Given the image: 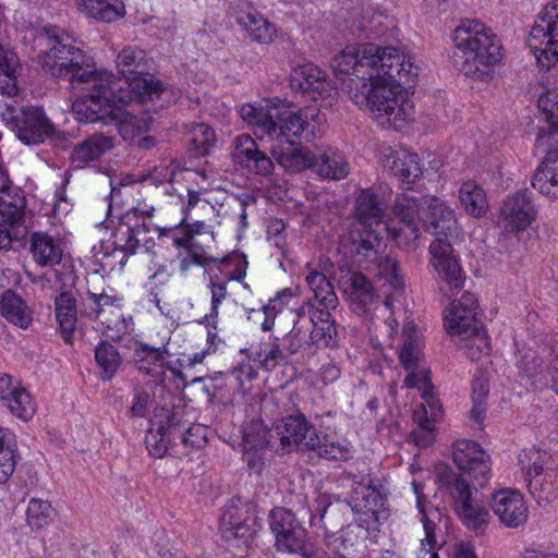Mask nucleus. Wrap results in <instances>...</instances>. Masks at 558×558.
Wrapping results in <instances>:
<instances>
[{"label": "nucleus", "mask_w": 558, "mask_h": 558, "mask_svg": "<svg viewBox=\"0 0 558 558\" xmlns=\"http://www.w3.org/2000/svg\"><path fill=\"white\" fill-rule=\"evenodd\" d=\"M336 75H351L352 100L369 110L384 129L402 130L414 118L413 104L402 92L417 81L418 65L395 47L347 46L331 60Z\"/></svg>", "instance_id": "f257e3e1"}, {"label": "nucleus", "mask_w": 558, "mask_h": 558, "mask_svg": "<svg viewBox=\"0 0 558 558\" xmlns=\"http://www.w3.org/2000/svg\"><path fill=\"white\" fill-rule=\"evenodd\" d=\"M393 214L402 225L388 227L399 246L414 247L418 239L417 219L436 236L429 245L430 264L439 279L450 289L460 290L464 282L461 266L453 255L451 238L459 235V223L454 211L445 201L430 195L402 194L396 197Z\"/></svg>", "instance_id": "f03ea898"}, {"label": "nucleus", "mask_w": 558, "mask_h": 558, "mask_svg": "<svg viewBox=\"0 0 558 558\" xmlns=\"http://www.w3.org/2000/svg\"><path fill=\"white\" fill-rule=\"evenodd\" d=\"M241 118L255 128V134L266 136L271 144L272 158L289 172L312 168L314 150L301 145L303 138H314L326 118L316 108L291 112L278 100L265 106L251 104L240 109Z\"/></svg>", "instance_id": "7ed1b4c3"}, {"label": "nucleus", "mask_w": 558, "mask_h": 558, "mask_svg": "<svg viewBox=\"0 0 558 558\" xmlns=\"http://www.w3.org/2000/svg\"><path fill=\"white\" fill-rule=\"evenodd\" d=\"M452 460L458 471H445L439 475L440 482L463 524L482 533L490 515L480 490L490 478V457L477 442L462 439L453 446Z\"/></svg>", "instance_id": "20e7f679"}, {"label": "nucleus", "mask_w": 558, "mask_h": 558, "mask_svg": "<svg viewBox=\"0 0 558 558\" xmlns=\"http://www.w3.org/2000/svg\"><path fill=\"white\" fill-rule=\"evenodd\" d=\"M46 49L39 54V63L45 72L56 78H64L75 87L83 84L88 93L82 98L99 93L105 83L110 82L107 71L90 70V58L74 45L75 40L58 26L44 27L37 36Z\"/></svg>", "instance_id": "39448f33"}, {"label": "nucleus", "mask_w": 558, "mask_h": 558, "mask_svg": "<svg viewBox=\"0 0 558 558\" xmlns=\"http://www.w3.org/2000/svg\"><path fill=\"white\" fill-rule=\"evenodd\" d=\"M116 66L122 77L116 78L111 72L110 82L105 83L96 95L107 100L112 97L121 105L142 104L147 110L156 111V100L160 99L165 88L160 81L148 73V61L145 50L137 46H125L116 58Z\"/></svg>", "instance_id": "423d86ee"}, {"label": "nucleus", "mask_w": 558, "mask_h": 558, "mask_svg": "<svg viewBox=\"0 0 558 558\" xmlns=\"http://www.w3.org/2000/svg\"><path fill=\"white\" fill-rule=\"evenodd\" d=\"M453 62L465 76L487 81L502 59L498 36L476 20H463L452 33Z\"/></svg>", "instance_id": "0eeeda50"}, {"label": "nucleus", "mask_w": 558, "mask_h": 558, "mask_svg": "<svg viewBox=\"0 0 558 558\" xmlns=\"http://www.w3.org/2000/svg\"><path fill=\"white\" fill-rule=\"evenodd\" d=\"M539 119L536 143L546 155L536 168L531 184L541 194L558 198V87L546 90L538 98Z\"/></svg>", "instance_id": "6e6552de"}, {"label": "nucleus", "mask_w": 558, "mask_h": 558, "mask_svg": "<svg viewBox=\"0 0 558 558\" xmlns=\"http://www.w3.org/2000/svg\"><path fill=\"white\" fill-rule=\"evenodd\" d=\"M118 104L121 102L92 94L87 98L75 100L72 111L80 122L113 125L124 141H133L135 136L148 130L145 119L122 111Z\"/></svg>", "instance_id": "1a4fd4ad"}, {"label": "nucleus", "mask_w": 558, "mask_h": 558, "mask_svg": "<svg viewBox=\"0 0 558 558\" xmlns=\"http://www.w3.org/2000/svg\"><path fill=\"white\" fill-rule=\"evenodd\" d=\"M0 118L27 145H38L46 140L53 143L65 140L41 108L20 107L15 99H11L1 105Z\"/></svg>", "instance_id": "9d476101"}, {"label": "nucleus", "mask_w": 558, "mask_h": 558, "mask_svg": "<svg viewBox=\"0 0 558 558\" xmlns=\"http://www.w3.org/2000/svg\"><path fill=\"white\" fill-rule=\"evenodd\" d=\"M519 463L531 496L541 505L556 498L555 471L551 456L535 447L526 448L519 454Z\"/></svg>", "instance_id": "9b49d317"}, {"label": "nucleus", "mask_w": 558, "mask_h": 558, "mask_svg": "<svg viewBox=\"0 0 558 558\" xmlns=\"http://www.w3.org/2000/svg\"><path fill=\"white\" fill-rule=\"evenodd\" d=\"M268 523L279 551L298 554L304 557L315 546L299 518L290 509L274 508L268 514Z\"/></svg>", "instance_id": "f8f14e48"}, {"label": "nucleus", "mask_w": 558, "mask_h": 558, "mask_svg": "<svg viewBox=\"0 0 558 558\" xmlns=\"http://www.w3.org/2000/svg\"><path fill=\"white\" fill-rule=\"evenodd\" d=\"M537 64L548 71L558 61V0L547 3L539 12L530 33Z\"/></svg>", "instance_id": "ddd939ff"}, {"label": "nucleus", "mask_w": 558, "mask_h": 558, "mask_svg": "<svg viewBox=\"0 0 558 558\" xmlns=\"http://www.w3.org/2000/svg\"><path fill=\"white\" fill-rule=\"evenodd\" d=\"M272 432L284 451H291L293 448L310 451L311 448L318 445V435L320 434L299 410L275 422Z\"/></svg>", "instance_id": "4468645a"}, {"label": "nucleus", "mask_w": 558, "mask_h": 558, "mask_svg": "<svg viewBox=\"0 0 558 558\" xmlns=\"http://www.w3.org/2000/svg\"><path fill=\"white\" fill-rule=\"evenodd\" d=\"M385 504L383 486L371 475L361 482H353L350 506L354 512L365 515L364 523L367 529L372 523H380L388 518Z\"/></svg>", "instance_id": "2eb2a0df"}, {"label": "nucleus", "mask_w": 558, "mask_h": 558, "mask_svg": "<svg viewBox=\"0 0 558 558\" xmlns=\"http://www.w3.org/2000/svg\"><path fill=\"white\" fill-rule=\"evenodd\" d=\"M422 356L421 339L413 322H407L402 328V345L399 350V359L403 367L409 371L404 384L409 388L427 390L432 383L426 372H417Z\"/></svg>", "instance_id": "dca6fc26"}, {"label": "nucleus", "mask_w": 558, "mask_h": 558, "mask_svg": "<svg viewBox=\"0 0 558 558\" xmlns=\"http://www.w3.org/2000/svg\"><path fill=\"white\" fill-rule=\"evenodd\" d=\"M476 308L477 300L474 294L464 292L446 311L445 328L454 342H461V339H465L482 326L476 318Z\"/></svg>", "instance_id": "f3484780"}, {"label": "nucleus", "mask_w": 558, "mask_h": 558, "mask_svg": "<svg viewBox=\"0 0 558 558\" xmlns=\"http://www.w3.org/2000/svg\"><path fill=\"white\" fill-rule=\"evenodd\" d=\"M291 87L307 94L313 100H320V106H331L338 90L326 74L313 64H303L293 69L290 77Z\"/></svg>", "instance_id": "a211bd4d"}, {"label": "nucleus", "mask_w": 558, "mask_h": 558, "mask_svg": "<svg viewBox=\"0 0 558 558\" xmlns=\"http://www.w3.org/2000/svg\"><path fill=\"white\" fill-rule=\"evenodd\" d=\"M537 217V207L529 190L507 196L500 206V221L511 233L524 231Z\"/></svg>", "instance_id": "6ab92c4d"}, {"label": "nucleus", "mask_w": 558, "mask_h": 558, "mask_svg": "<svg viewBox=\"0 0 558 558\" xmlns=\"http://www.w3.org/2000/svg\"><path fill=\"white\" fill-rule=\"evenodd\" d=\"M341 284L352 312L371 319L379 299L373 282L362 272L349 271L342 277Z\"/></svg>", "instance_id": "aec40b11"}, {"label": "nucleus", "mask_w": 558, "mask_h": 558, "mask_svg": "<svg viewBox=\"0 0 558 558\" xmlns=\"http://www.w3.org/2000/svg\"><path fill=\"white\" fill-rule=\"evenodd\" d=\"M220 529L226 538H248L256 534V514L253 506L232 500L223 508Z\"/></svg>", "instance_id": "412c9836"}, {"label": "nucleus", "mask_w": 558, "mask_h": 558, "mask_svg": "<svg viewBox=\"0 0 558 558\" xmlns=\"http://www.w3.org/2000/svg\"><path fill=\"white\" fill-rule=\"evenodd\" d=\"M331 310L325 307H315L312 305L308 317L305 315V307L301 306L299 310L291 312L299 318L303 317L306 326H312L308 331L311 344L316 347L335 348L338 345V330L335 319L331 318Z\"/></svg>", "instance_id": "4be33fe9"}, {"label": "nucleus", "mask_w": 558, "mask_h": 558, "mask_svg": "<svg viewBox=\"0 0 558 558\" xmlns=\"http://www.w3.org/2000/svg\"><path fill=\"white\" fill-rule=\"evenodd\" d=\"M490 507L501 524L510 529L527 521L529 510L523 496L513 489H501L492 496Z\"/></svg>", "instance_id": "5701e85b"}, {"label": "nucleus", "mask_w": 558, "mask_h": 558, "mask_svg": "<svg viewBox=\"0 0 558 558\" xmlns=\"http://www.w3.org/2000/svg\"><path fill=\"white\" fill-rule=\"evenodd\" d=\"M232 157L243 169L258 175H269L275 169L272 158L260 150L255 140L247 134L234 138Z\"/></svg>", "instance_id": "b1692460"}, {"label": "nucleus", "mask_w": 558, "mask_h": 558, "mask_svg": "<svg viewBox=\"0 0 558 558\" xmlns=\"http://www.w3.org/2000/svg\"><path fill=\"white\" fill-rule=\"evenodd\" d=\"M311 171L322 179L339 181L350 173V165L345 156L330 146L314 148Z\"/></svg>", "instance_id": "393cba45"}, {"label": "nucleus", "mask_w": 558, "mask_h": 558, "mask_svg": "<svg viewBox=\"0 0 558 558\" xmlns=\"http://www.w3.org/2000/svg\"><path fill=\"white\" fill-rule=\"evenodd\" d=\"M384 167L404 189H411L423 173L417 154L407 150H390L385 155Z\"/></svg>", "instance_id": "a878e982"}, {"label": "nucleus", "mask_w": 558, "mask_h": 558, "mask_svg": "<svg viewBox=\"0 0 558 558\" xmlns=\"http://www.w3.org/2000/svg\"><path fill=\"white\" fill-rule=\"evenodd\" d=\"M275 438L272 427L270 429L260 428L256 432H247L244 434L243 457L252 470L256 472L262 470L264 465L263 451L266 448L277 449L274 441Z\"/></svg>", "instance_id": "bb28decb"}, {"label": "nucleus", "mask_w": 558, "mask_h": 558, "mask_svg": "<svg viewBox=\"0 0 558 558\" xmlns=\"http://www.w3.org/2000/svg\"><path fill=\"white\" fill-rule=\"evenodd\" d=\"M114 147L113 137L101 133L94 134L74 146L71 159L76 167L98 160Z\"/></svg>", "instance_id": "cd10ccee"}, {"label": "nucleus", "mask_w": 558, "mask_h": 558, "mask_svg": "<svg viewBox=\"0 0 558 558\" xmlns=\"http://www.w3.org/2000/svg\"><path fill=\"white\" fill-rule=\"evenodd\" d=\"M0 314L10 324L27 329L33 323V311L14 291L7 290L0 296Z\"/></svg>", "instance_id": "c85d7f7f"}, {"label": "nucleus", "mask_w": 558, "mask_h": 558, "mask_svg": "<svg viewBox=\"0 0 558 558\" xmlns=\"http://www.w3.org/2000/svg\"><path fill=\"white\" fill-rule=\"evenodd\" d=\"M385 210V204L369 189L361 191L355 198L354 214L356 219L365 226V228L381 225Z\"/></svg>", "instance_id": "c756f323"}, {"label": "nucleus", "mask_w": 558, "mask_h": 558, "mask_svg": "<svg viewBox=\"0 0 558 558\" xmlns=\"http://www.w3.org/2000/svg\"><path fill=\"white\" fill-rule=\"evenodd\" d=\"M29 251L36 264L41 267H53L62 259L60 245L46 232L32 233Z\"/></svg>", "instance_id": "7c9ffc66"}, {"label": "nucleus", "mask_w": 558, "mask_h": 558, "mask_svg": "<svg viewBox=\"0 0 558 558\" xmlns=\"http://www.w3.org/2000/svg\"><path fill=\"white\" fill-rule=\"evenodd\" d=\"M150 231L149 226L145 222L137 225L133 228L125 227L119 229L116 234V240L112 243L114 246L111 254H107L108 257L116 255L119 257V265L123 267L130 255L135 254L136 248L141 244V235Z\"/></svg>", "instance_id": "2f4dec72"}, {"label": "nucleus", "mask_w": 558, "mask_h": 558, "mask_svg": "<svg viewBox=\"0 0 558 558\" xmlns=\"http://www.w3.org/2000/svg\"><path fill=\"white\" fill-rule=\"evenodd\" d=\"M54 310L62 338L65 342H70L76 327L77 313L80 312L76 299L71 292L63 291L54 299Z\"/></svg>", "instance_id": "473e14b6"}, {"label": "nucleus", "mask_w": 558, "mask_h": 558, "mask_svg": "<svg viewBox=\"0 0 558 558\" xmlns=\"http://www.w3.org/2000/svg\"><path fill=\"white\" fill-rule=\"evenodd\" d=\"M412 486L416 495V506L421 514V522L425 531L422 546L433 548L436 544L435 532L441 521V512L438 508L425 501V497L421 494V485L418 483L413 482Z\"/></svg>", "instance_id": "72a5a7b5"}, {"label": "nucleus", "mask_w": 558, "mask_h": 558, "mask_svg": "<svg viewBox=\"0 0 558 558\" xmlns=\"http://www.w3.org/2000/svg\"><path fill=\"white\" fill-rule=\"evenodd\" d=\"M307 274L305 280L318 305L327 310H336L339 304L338 296L333 291V286L327 279L326 275L311 268L307 265Z\"/></svg>", "instance_id": "f704fd0d"}, {"label": "nucleus", "mask_w": 558, "mask_h": 558, "mask_svg": "<svg viewBox=\"0 0 558 558\" xmlns=\"http://www.w3.org/2000/svg\"><path fill=\"white\" fill-rule=\"evenodd\" d=\"M80 9L89 17L105 23H112L124 15L121 0H81Z\"/></svg>", "instance_id": "c9c22d12"}, {"label": "nucleus", "mask_w": 558, "mask_h": 558, "mask_svg": "<svg viewBox=\"0 0 558 558\" xmlns=\"http://www.w3.org/2000/svg\"><path fill=\"white\" fill-rule=\"evenodd\" d=\"M25 197L19 187L0 195V220L15 228L24 220Z\"/></svg>", "instance_id": "e433bc0d"}, {"label": "nucleus", "mask_w": 558, "mask_h": 558, "mask_svg": "<svg viewBox=\"0 0 558 558\" xmlns=\"http://www.w3.org/2000/svg\"><path fill=\"white\" fill-rule=\"evenodd\" d=\"M240 25L253 41L269 44L276 35V27L258 13H247L239 19Z\"/></svg>", "instance_id": "4c0bfd02"}, {"label": "nucleus", "mask_w": 558, "mask_h": 558, "mask_svg": "<svg viewBox=\"0 0 558 558\" xmlns=\"http://www.w3.org/2000/svg\"><path fill=\"white\" fill-rule=\"evenodd\" d=\"M150 424L159 435L170 436L175 442L184 428L182 411L161 408L155 413Z\"/></svg>", "instance_id": "58836bf2"}, {"label": "nucleus", "mask_w": 558, "mask_h": 558, "mask_svg": "<svg viewBox=\"0 0 558 558\" xmlns=\"http://www.w3.org/2000/svg\"><path fill=\"white\" fill-rule=\"evenodd\" d=\"M459 198L461 205L472 216L480 217L488 208L484 190L474 181H466L461 185Z\"/></svg>", "instance_id": "ea45409f"}, {"label": "nucleus", "mask_w": 558, "mask_h": 558, "mask_svg": "<svg viewBox=\"0 0 558 558\" xmlns=\"http://www.w3.org/2000/svg\"><path fill=\"white\" fill-rule=\"evenodd\" d=\"M120 299L116 295H109L104 291L101 293H94L88 291L82 298L80 305V313L82 316L90 319H97L109 307H119Z\"/></svg>", "instance_id": "a19ab883"}, {"label": "nucleus", "mask_w": 558, "mask_h": 558, "mask_svg": "<svg viewBox=\"0 0 558 558\" xmlns=\"http://www.w3.org/2000/svg\"><path fill=\"white\" fill-rule=\"evenodd\" d=\"M326 545L341 558L354 557L357 553L359 539L354 530L348 526L338 533H325Z\"/></svg>", "instance_id": "79ce46f5"}, {"label": "nucleus", "mask_w": 558, "mask_h": 558, "mask_svg": "<svg viewBox=\"0 0 558 558\" xmlns=\"http://www.w3.org/2000/svg\"><path fill=\"white\" fill-rule=\"evenodd\" d=\"M187 149L194 157L205 156L216 142L213 128L205 123L193 124L187 138Z\"/></svg>", "instance_id": "37998d69"}, {"label": "nucleus", "mask_w": 558, "mask_h": 558, "mask_svg": "<svg viewBox=\"0 0 558 558\" xmlns=\"http://www.w3.org/2000/svg\"><path fill=\"white\" fill-rule=\"evenodd\" d=\"M281 344L282 342L278 336H269L268 341L260 343L256 356L263 368L271 371L277 365L288 362L289 355L286 350H282Z\"/></svg>", "instance_id": "c03bdc74"}, {"label": "nucleus", "mask_w": 558, "mask_h": 558, "mask_svg": "<svg viewBox=\"0 0 558 558\" xmlns=\"http://www.w3.org/2000/svg\"><path fill=\"white\" fill-rule=\"evenodd\" d=\"M95 359L101 369V378L110 380L121 365L122 359L113 344L101 341L95 349Z\"/></svg>", "instance_id": "a18cd8bd"}, {"label": "nucleus", "mask_w": 558, "mask_h": 558, "mask_svg": "<svg viewBox=\"0 0 558 558\" xmlns=\"http://www.w3.org/2000/svg\"><path fill=\"white\" fill-rule=\"evenodd\" d=\"M385 247L384 240L379 236L378 232L373 228H365L361 241L356 246V253L368 264L366 268H369L384 253Z\"/></svg>", "instance_id": "49530a36"}, {"label": "nucleus", "mask_w": 558, "mask_h": 558, "mask_svg": "<svg viewBox=\"0 0 558 558\" xmlns=\"http://www.w3.org/2000/svg\"><path fill=\"white\" fill-rule=\"evenodd\" d=\"M293 324L292 329L280 338L282 350H286L289 357L312 345L308 337L310 326L305 325L303 317L301 316L300 320L293 319Z\"/></svg>", "instance_id": "de8ad7c7"}, {"label": "nucleus", "mask_w": 558, "mask_h": 558, "mask_svg": "<svg viewBox=\"0 0 558 558\" xmlns=\"http://www.w3.org/2000/svg\"><path fill=\"white\" fill-rule=\"evenodd\" d=\"M454 343L459 349L464 350V354L472 361L481 360L483 356L488 355L490 351V344L483 326L478 327V330H475L465 339H461V342Z\"/></svg>", "instance_id": "09e8293b"}, {"label": "nucleus", "mask_w": 558, "mask_h": 558, "mask_svg": "<svg viewBox=\"0 0 558 558\" xmlns=\"http://www.w3.org/2000/svg\"><path fill=\"white\" fill-rule=\"evenodd\" d=\"M54 515V509L48 500L32 498L26 509V520L33 530L47 526Z\"/></svg>", "instance_id": "8fccbe9b"}, {"label": "nucleus", "mask_w": 558, "mask_h": 558, "mask_svg": "<svg viewBox=\"0 0 558 558\" xmlns=\"http://www.w3.org/2000/svg\"><path fill=\"white\" fill-rule=\"evenodd\" d=\"M10 412L23 421L31 420L36 412V404L25 388L19 389L4 402Z\"/></svg>", "instance_id": "3c124183"}, {"label": "nucleus", "mask_w": 558, "mask_h": 558, "mask_svg": "<svg viewBox=\"0 0 558 558\" xmlns=\"http://www.w3.org/2000/svg\"><path fill=\"white\" fill-rule=\"evenodd\" d=\"M310 451L316 452L320 458L327 460H345L350 454V450L347 446L335 441H328V436L325 434L318 435V445L311 448Z\"/></svg>", "instance_id": "603ef678"}, {"label": "nucleus", "mask_w": 558, "mask_h": 558, "mask_svg": "<svg viewBox=\"0 0 558 558\" xmlns=\"http://www.w3.org/2000/svg\"><path fill=\"white\" fill-rule=\"evenodd\" d=\"M368 269L376 270L377 275L386 279L395 290L402 287V281L398 274L397 262L393 258L384 255V253L371 265Z\"/></svg>", "instance_id": "864d4df0"}, {"label": "nucleus", "mask_w": 558, "mask_h": 558, "mask_svg": "<svg viewBox=\"0 0 558 558\" xmlns=\"http://www.w3.org/2000/svg\"><path fill=\"white\" fill-rule=\"evenodd\" d=\"M209 288L211 292L210 312L205 316V319L213 328H216L219 306L228 295L227 282L210 279Z\"/></svg>", "instance_id": "5fc2aeb1"}, {"label": "nucleus", "mask_w": 558, "mask_h": 558, "mask_svg": "<svg viewBox=\"0 0 558 558\" xmlns=\"http://www.w3.org/2000/svg\"><path fill=\"white\" fill-rule=\"evenodd\" d=\"M167 353L166 347L155 348L144 342H136L133 356L135 364L156 365L165 360Z\"/></svg>", "instance_id": "6e6d98bb"}, {"label": "nucleus", "mask_w": 558, "mask_h": 558, "mask_svg": "<svg viewBox=\"0 0 558 558\" xmlns=\"http://www.w3.org/2000/svg\"><path fill=\"white\" fill-rule=\"evenodd\" d=\"M16 464V445L12 441L0 447V483H4L13 474Z\"/></svg>", "instance_id": "4d7b16f0"}, {"label": "nucleus", "mask_w": 558, "mask_h": 558, "mask_svg": "<svg viewBox=\"0 0 558 558\" xmlns=\"http://www.w3.org/2000/svg\"><path fill=\"white\" fill-rule=\"evenodd\" d=\"M207 434L208 429L206 426L192 424L181 430L178 440L185 446L201 448L207 442Z\"/></svg>", "instance_id": "13d9d810"}, {"label": "nucleus", "mask_w": 558, "mask_h": 558, "mask_svg": "<svg viewBox=\"0 0 558 558\" xmlns=\"http://www.w3.org/2000/svg\"><path fill=\"white\" fill-rule=\"evenodd\" d=\"M145 441L153 457L162 458L167 453L169 445L173 442V439L167 435H159L156 428L150 427Z\"/></svg>", "instance_id": "bf43d9fd"}, {"label": "nucleus", "mask_w": 558, "mask_h": 558, "mask_svg": "<svg viewBox=\"0 0 558 558\" xmlns=\"http://www.w3.org/2000/svg\"><path fill=\"white\" fill-rule=\"evenodd\" d=\"M413 418L418 424L420 429L434 430L435 422L439 417H432L430 412L427 410V408L424 404H421L414 410Z\"/></svg>", "instance_id": "052dcab7"}, {"label": "nucleus", "mask_w": 558, "mask_h": 558, "mask_svg": "<svg viewBox=\"0 0 558 558\" xmlns=\"http://www.w3.org/2000/svg\"><path fill=\"white\" fill-rule=\"evenodd\" d=\"M174 171L168 167L155 169L151 173L143 177L142 181H149L150 184L158 186L165 182H171L174 179Z\"/></svg>", "instance_id": "680f3d73"}, {"label": "nucleus", "mask_w": 558, "mask_h": 558, "mask_svg": "<svg viewBox=\"0 0 558 558\" xmlns=\"http://www.w3.org/2000/svg\"><path fill=\"white\" fill-rule=\"evenodd\" d=\"M148 400H149V395L146 391H144V390L137 391L135 393L133 404L130 409L131 415L137 416V417L146 416Z\"/></svg>", "instance_id": "e2e57ef3"}, {"label": "nucleus", "mask_w": 558, "mask_h": 558, "mask_svg": "<svg viewBox=\"0 0 558 558\" xmlns=\"http://www.w3.org/2000/svg\"><path fill=\"white\" fill-rule=\"evenodd\" d=\"M20 385L8 374H0V400L4 403L17 389Z\"/></svg>", "instance_id": "0e129e2a"}, {"label": "nucleus", "mask_w": 558, "mask_h": 558, "mask_svg": "<svg viewBox=\"0 0 558 558\" xmlns=\"http://www.w3.org/2000/svg\"><path fill=\"white\" fill-rule=\"evenodd\" d=\"M489 387L488 381L484 377H477L472 384V401L486 402Z\"/></svg>", "instance_id": "69168bd1"}, {"label": "nucleus", "mask_w": 558, "mask_h": 558, "mask_svg": "<svg viewBox=\"0 0 558 558\" xmlns=\"http://www.w3.org/2000/svg\"><path fill=\"white\" fill-rule=\"evenodd\" d=\"M423 403L427 410L430 412L432 417H440L441 416V404L438 399L435 398L432 388L424 390L422 392Z\"/></svg>", "instance_id": "338daca9"}, {"label": "nucleus", "mask_w": 558, "mask_h": 558, "mask_svg": "<svg viewBox=\"0 0 558 558\" xmlns=\"http://www.w3.org/2000/svg\"><path fill=\"white\" fill-rule=\"evenodd\" d=\"M14 235V228L0 220V250H9Z\"/></svg>", "instance_id": "774afa93"}]
</instances>
